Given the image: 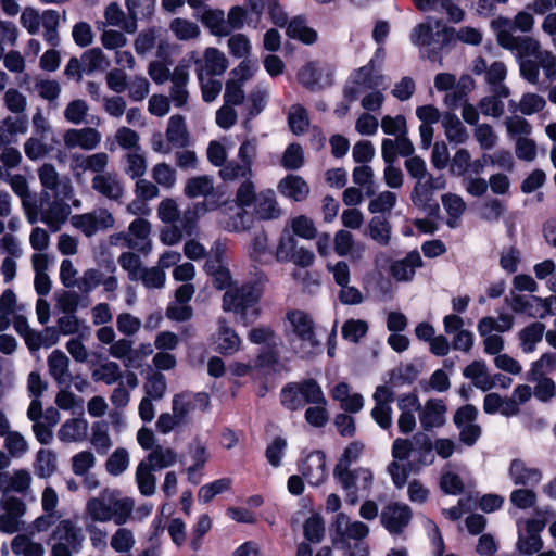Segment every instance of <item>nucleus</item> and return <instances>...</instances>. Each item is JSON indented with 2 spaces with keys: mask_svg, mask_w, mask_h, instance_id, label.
<instances>
[{
  "mask_svg": "<svg viewBox=\"0 0 556 556\" xmlns=\"http://www.w3.org/2000/svg\"><path fill=\"white\" fill-rule=\"evenodd\" d=\"M135 505L132 497L122 496L118 490L104 489L87 501L85 513L92 521L124 526L131 518Z\"/></svg>",
  "mask_w": 556,
  "mask_h": 556,
  "instance_id": "f257e3e1",
  "label": "nucleus"
},
{
  "mask_svg": "<svg viewBox=\"0 0 556 556\" xmlns=\"http://www.w3.org/2000/svg\"><path fill=\"white\" fill-rule=\"evenodd\" d=\"M369 527L358 520H352L346 514L339 513L330 527L332 544L343 549L348 556H368L369 548L364 540Z\"/></svg>",
  "mask_w": 556,
  "mask_h": 556,
  "instance_id": "f03ea898",
  "label": "nucleus"
},
{
  "mask_svg": "<svg viewBox=\"0 0 556 556\" xmlns=\"http://www.w3.org/2000/svg\"><path fill=\"white\" fill-rule=\"evenodd\" d=\"M286 332L293 352L301 358H312L320 352L314 320L304 311L293 309L286 315Z\"/></svg>",
  "mask_w": 556,
  "mask_h": 556,
  "instance_id": "7ed1b4c3",
  "label": "nucleus"
},
{
  "mask_svg": "<svg viewBox=\"0 0 556 556\" xmlns=\"http://www.w3.org/2000/svg\"><path fill=\"white\" fill-rule=\"evenodd\" d=\"M455 36V29L448 27L442 20L427 17L417 24L410 31L409 39L414 46L420 48L422 54L429 58L447 46Z\"/></svg>",
  "mask_w": 556,
  "mask_h": 556,
  "instance_id": "20e7f679",
  "label": "nucleus"
},
{
  "mask_svg": "<svg viewBox=\"0 0 556 556\" xmlns=\"http://www.w3.org/2000/svg\"><path fill=\"white\" fill-rule=\"evenodd\" d=\"M260 296V290L252 285L230 288L223 296V309L233 312L239 316L240 323L248 326L254 323L260 315L257 307Z\"/></svg>",
  "mask_w": 556,
  "mask_h": 556,
  "instance_id": "39448f33",
  "label": "nucleus"
},
{
  "mask_svg": "<svg viewBox=\"0 0 556 556\" xmlns=\"http://www.w3.org/2000/svg\"><path fill=\"white\" fill-rule=\"evenodd\" d=\"M382 58L383 49L379 48L375 58L351 75L344 88V98L349 102H354L358 100L363 93L384 85V76L376 66V59L382 60Z\"/></svg>",
  "mask_w": 556,
  "mask_h": 556,
  "instance_id": "423d86ee",
  "label": "nucleus"
},
{
  "mask_svg": "<svg viewBox=\"0 0 556 556\" xmlns=\"http://www.w3.org/2000/svg\"><path fill=\"white\" fill-rule=\"evenodd\" d=\"M51 556H72L84 546L83 529L71 519H63L54 527L51 534Z\"/></svg>",
  "mask_w": 556,
  "mask_h": 556,
  "instance_id": "0eeeda50",
  "label": "nucleus"
},
{
  "mask_svg": "<svg viewBox=\"0 0 556 556\" xmlns=\"http://www.w3.org/2000/svg\"><path fill=\"white\" fill-rule=\"evenodd\" d=\"M333 476L344 491L345 501L350 505H355L361 497L367 496L374 483L372 472L364 467L333 471Z\"/></svg>",
  "mask_w": 556,
  "mask_h": 556,
  "instance_id": "6e6552de",
  "label": "nucleus"
},
{
  "mask_svg": "<svg viewBox=\"0 0 556 556\" xmlns=\"http://www.w3.org/2000/svg\"><path fill=\"white\" fill-rule=\"evenodd\" d=\"M504 49L516 53L521 76L531 84H538V64L531 58H534L542 49L540 41L530 36H515L514 40Z\"/></svg>",
  "mask_w": 556,
  "mask_h": 556,
  "instance_id": "1a4fd4ad",
  "label": "nucleus"
},
{
  "mask_svg": "<svg viewBox=\"0 0 556 556\" xmlns=\"http://www.w3.org/2000/svg\"><path fill=\"white\" fill-rule=\"evenodd\" d=\"M257 154L255 138L245 139L239 147L238 161L227 162L220 169L219 176L224 181L247 180L253 177V164Z\"/></svg>",
  "mask_w": 556,
  "mask_h": 556,
  "instance_id": "9d476101",
  "label": "nucleus"
},
{
  "mask_svg": "<svg viewBox=\"0 0 556 556\" xmlns=\"http://www.w3.org/2000/svg\"><path fill=\"white\" fill-rule=\"evenodd\" d=\"M545 528V521L536 518H529L517 521L518 539L516 547L522 555H533L543 547L541 532Z\"/></svg>",
  "mask_w": 556,
  "mask_h": 556,
  "instance_id": "9b49d317",
  "label": "nucleus"
},
{
  "mask_svg": "<svg viewBox=\"0 0 556 556\" xmlns=\"http://www.w3.org/2000/svg\"><path fill=\"white\" fill-rule=\"evenodd\" d=\"M445 180L442 176L433 177L428 176L426 178L416 180L414 189L410 194V199L414 205L422 208L428 214H435L439 212L440 206L434 199V191L444 189Z\"/></svg>",
  "mask_w": 556,
  "mask_h": 556,
  "instance_id": "f8f14e48",
  "label": "nucleus"
},
{
  "mask_svg": "<svg viewBox=\"0 0 556 556\" xmlns=\"http://www.w3.org/2000/svg\"><path fill=\"white\" fill-rule=\"evenodd\" d=\"M37 207L38 222L45 223L52 231H58L70 215V206L58 197L50 200V194L47 191L41 192Z\"/></svg>",
  "mask_w": 556,
  "mask_h": 556,
  "instance_id": "ddd939ff",
  "label": "nucleus"
},
{
  "mask_svg": "<svg viewBox=\"0 0 556 556\" xmlns=\"http://www.w3.org/2000/svg\"><path fill=\"white\" fill-rule=\"evenodd\" d=\"M0 180L8 182L12 191L21 198L24 214L30 224L38 222L37 201L30 195L27 179L25 176L10 172L0 167Z\"/></svg>",
  "mask_w": 556,
  "mask_h": 556,
  "instance_id": "4468645a",
  "label": "nucleus"
},
{
  "mask_svg": "<svg viewBox=\"0 0 556 556\" xmlns=\"http://www.w3.org/2000/svg\"><path fill=\"white\" fill-rule=\"evenodd\" d=\"M190 60L194 61L198 79L222 76L229 66L226 54L214 47L206 48L202 58H195V52H191Z\"/></svg>",
  "mask_w": 556,
  "mask_h": 556,
  "instance_id": "2eb2a0df",
  "label": "nucleus"
},
{
  "mask_svg": "<svg viewBox=\"0 0 556 556\" xmlns=\"http://www.w3.org/2000/svg\"><path fill=\"white\" fill-rule=\"evenodd\" d=\"M477 417L478 409L473 405L467 404L459 407L453 418L459 430V440L468 446H472L481 437V427L476 422Z\"/></svg>",
  "mask_w": 556,
  "mask_h": 556,
  "instance_id": "dca6fc26",
  "label": "nucleus"
},
{
  "mask_svg": "<svg viewBox=\"0 0 556 556\" xmlns=\"http://www.w3.org/2000/svg\"><path fill=\"white\" fill-rule=\"evenodd\" d=\"M0 531L12 534L18 531L21 518L26 511L25 503L11 494H3L0 498Z\"/></svg>",
  "mask_w": 556,
  "mask_h": 556,
  "instance_id": "f3484780",
  "label": "nucleus"
},
{
  "mask_svg": "<svg viewBox=\"0 0 556 556\" xmlns=\"http://www.w3.org/2000/svg\"><path fill=\"white\" fill-rule=\"evenodd\" d=\"M91 377L96 382H103L106 386H112L126 380L129 389H136L139 384V379L134 371L123 372L121 366L113 361H106L96 367Z\"/></svg>",
  "mask_w": 556,
  "mask_h": 556,
  "instance_id": "a211bd4d",
  "label": "nucleus"
},
{
  "mask_svg": "<svg viewBox=\"0 0 556 556\" xmlns=\"http://www.w3.org/2000/svg\"><path fill=\"white\" fill-rule=\"evenodd\" d=\"M447 405L442 399H429L422 405L419 403L418 417L421 428L430 431L441 428L446 422Z\"/></svg>",
  "mask_w": 556,
  "mask_h": 556,
  "instance_id": "6ab92c4d",
  "label": "nucleus"
},
{
  "mask_svg": "<svg viewBox=\"0 0 556 556\" xmlns=\"http://www.w3.org/2000/svg\"><path fill=\"white\" fill-rule=\"evenodd\" d=\"M332 70L319 62H308L298 73L299 81L311 90L321 89L332 84Z\"/></svg>",
  "mask_w": 556,
  "mask_h": 556,
  "instance_id": "aec40b11",
  "label": "nucleus"
},
{
  "mask_svg": "<svg viewBox=\"0 0 556 556\" xmlns=\"http://www.w3.org/2000/svg\"><path fill=\"white\" fill-rule=\"evenodd\" d=\"M101 140V134L92 127L70 128L63 135L64 146L70 150L79 148L92 151L98 148Z\"/></svg>",
  "mask_w": 556,
  "mask_h": 556,
  "instance_id": "412c9836",
  "label": "nucleus"
},
{
  "mask_svg": "<svg viewBox=\"0 0 556 556\" xmlns=\"http://www.w3.org/2000/svg\"><path fill=\"white\" fill-rule=\"evenodd\" d=\"M214 350L222 355H233L241 349V339L235 329L229 327L225 318L217 321V330L212 336Z\"/></svg>",
  "mask_w": 556,
  "mask_h": 556,
  "instance_id": "4be33fe9",
  "label": "nucleus"
},
{
  "mask_svg": "<svg viewBox=\"0 0 556 556\" xmlns=\"http://www.w3.org/2000/svg\"><path fill=\"white\" fill-rule=\"evenodd\" d=\"M400 416L397 427L400 432L407 434L416 428L415 412H418L419 397L415 393H403L396 400Z\"/></svg>",
  "mask_w": 556,
  "mask_h": 556,
  "instance_id": "5701e85b",
  "label": "nucleus"
},
{
  "mask_svg": "<svg viewBox=\"0 0 556 556\" xmlns=\"http://www.w3.org/2000/svg\"><path fill=\"white\" fill-rule=\"evenodd\" d=\"M412 518V510L408 505L391 503L387 505L381 514V522L390 533H401Z\"/></svg>",
  "mask_w": 556,
  "mask_h": 556,
  "instance_id": "b1692460",
  "label": "nucleus"
},
{
  "mask_svg": "<svg viewBox=\"0 0 556 556\" xmlns=\"http://www.w3.org/2000/svg\"><path fill=\"white\" fill-rule=\"evenodd\" d=\"M299 470L312 485H320L326 477V455L321 451L309 453L301 463Z\"/></svg>",
  "mask_w": 556,
  "mask_h": 556,
  "instance_id": "393cba45",
  "label": "nucleus"
},
{
  "mask_svg": "<svg viewBox=\"0 0 556 556\" xmlns=\"http://www.w3.org/2000/svg\"><path fill=\"white\" fill-rule=\"evenodd\" d=\"M424 262L420 253L413 250L406 254L405 257L394 261L390 266L391 276L400 282L412 281L415 277L416 270L422 267Z\"/></svg>",
  "mask_w": 556,
  "mask_h": 556,
  "instance_id": "a878e982",
  "label": "nucleus"
},
{
  "mask_svg": "<svg viewBox=\"0 0 556 556\" xmlns=\"http://www.w3.org/2000/svg\"><path fill=\"white\" fill-rule=\"evenodd\" d=\"M91 187L98 194L112 201H118L124 195L123 182L114 172L94 175L91 180Z\"/></svg>",
  "mask_w": 556,
  "mask_h": 556,
  "instance_id": "bb28decb",
  "label": "nucleus"
},
{
  "mask_svg": "<svg viewBox=\"0 0 556 556\" xmlns=\"http://www.w3.org/2000/svg\"><path fill=\"white\" fill-rule=\"evenodd\" d=\"M415 152V147L407 135L395 139H383L381 143V156L384 162L395 163L397 155L410 157Z\"/></svg>",
  "mask_w": 556,
  "mask_h": 556,
  "instance_id": "cd10ccee",
  "label": "nucleus"
},
{
  "mask_svg": "<svg viewBox=\"0 0 556 556\" xmlns=\"http://www.w3.org/2000/svg\"><path fill=\"white\" fill-rule=\"evenodd\" d=\"M48 368L51 377L60 387L70 388L73 376L70 371V359L64 352L54 350L48 356Z\"/></svg>",
  "mask_w": 556,
  "mask_h": 556,
  "instance_id": "c85d7f7f",
  "label": "nucleus"
},
{
  "mask_svg": "<svg viewBox=\"0 0 556 556\" xmlns=\"http://www.w3.org/2000/svg\"><path fill=\"white\" fill-rule=\"evenodd\" d=\"M463 376L471 380L472 384L483 392L494 388L493 375L489 372L488 365L482 359H476L467 365L463 370Z\"/></svg>",
  "mask_w": 556,
  "mask_h": 556,
  "instance_id": "c756f323",
  "label": "nucleus"
},
{
  "mask_svg": "<svg viewBox=\"0 0 556 556\" xmlns=\"http://www.w3.org/2000/svg\"><path fill=\"white\" fill-rule=\"evenodd\" d=\"M278 191L294 202H302L307 199L311 189L301 176L290 174L279 181Z\"/></svg>",
  "mask_w": 556,
  "mask_h": 556,
  "instance_id": "7c9ffc66",
  "label": "nucleus"
},
{
  "mask_svg": "<svg viewBox=\"0 0 556 556\" xmlns=\"http://www.w3.org/2000/svg\"><path fill=\"white\" fill-rule=\"evenodd\" d=\"M509 477L517 485L534 486L542 481L543 475L539 468L530 467L521 459H514L509 467Z\"/></svg>",
  "mask_w": 556,
  "mask_h": 556,
  "instance_id": "2f4dec72",
  "label": "nucleus"
},
{
  "mask_svg": "<svg viewBox=\"0 0 556 556\" xmlns=\"http://www.w3.org/2000/svg\"><path fill=\"white\" fill-rule=\"evenodd\" d=\"M150 231L151 225L148 220L142 218L135 219L129 225L127 245L131 249L149 253L151 251Z\"/></svg>",
  "mask_w": 556,
  "mask_h": 556,
  "instance_id": "473e14b6",
  "label": "nucleus"
},
{
  "mask_svg": "<svg viewBox=\"0 0 556 556\" xmlns=\"http://www.w3.org/2000/svg\"><path fill=\"white\" fill-rule=\"evenodd\" d=\"M38 177L45 191H54L56 197L61 194L66 198L72 191L70 184L61 180L58 170L50 163H46L39 167Z\"/></svg>",
  "mask_w": 556,
  "mask_h": 556,
  "instance_id": "72a5a7b5",
  "label": "nucleus"
},
{
  "mask_svg": "<svg viewBox=\"0 0 556 556\" xmlns=\"http://www.w3.org/2000/svg\"><path fill=\"white\" fill-rule=\"evenodd\" d=\"M254 213L263 220L276 219L281 216L282 211L273 190H263L257 194Z\"/></svg>",
  "mask_w": 556,
  "mask_h": 556,
  "instance_id": "f704fd0d",
  "label": "nucleus"
},
{
  "mask_svg": "<svg viewBox=\"0 0 556 556\" xmlns=\"http://www.w3.org/2000/svg\"><path fill=\"white\" fill-rule=\"evenodd\" d=\"M268 241L265 230L255 231L247 245L248 256L260 264L268 263L273 256Z\"/></svg>",
  "mask_w": 556,
  "mask_h": 556,
  "instance_id": "c9c22d12",
  "label": "nucleus"
},
{
  "mask_svg": "<svg viewBox=\"0 0 556 556\" xmlns=\"http://www.w3.org/2000/svg\"><path fill=\"white\" fill-rule=\"evenodd\" d=\"M28 122L24 116H8L0 121V148L16 140L18 135L26 134Z\"/></svg>",
  "mask_w": 556,
  "mask_h": 556,
  "instance_id": "e433bc0d",
  "label": "nucleus"
},
{
  "mask_svg": "<svg viewBox=\"0 0 556 556\" xmlns=\"http://www.w3.org/2000/svg\"><path fill=\"white\" fill-rule=\"evenodd\" d=\"M510 308L518 314H526L533 318H544V309L542 308L541 298L514 295L506 299Z\"/></svg>",
  "mask_w": 556,
  "mask_h": 556,
  "instance_id": "4c0bfd02",
  "label": "nucleus"
},
{
  "mask_svg": "<svg viewBox=\"0 0 556 556\" xmlns=\"http://www.w3.org/2000/svg\"><path fill=\"white\" fill-rule=\"evenodd\" d=\"M34 472L38 478L48 479L58 470V455L49 448H40L36 453L33 464Z\"/></svg>",
  "mask_w": 556,
  "mask_h": 556,
  "instance_id": "58836bf2",
  "label": "nucleus"
},
{
  "mask_svg": "<svg viewBox=\"0 0 556 556\" xmlns=\"http://www.w3.org/2000/svg\"><path fill=\"white\" fill-rule=\"evenodd\" d=\"M166 139L176 148H185L188 146L189 132L184 116L177 114L169 117L166 128Z\"/></svg>",
  "mask_w": 556,
  "mask_h": 556,
  "instance_id": "ea45409f",
  "label": "nucleus"
},
{
  "mask_svg": "<svg viewBox=\"0 0 556 556\" xmlns=\"http://www.w3.org/2000/svg\"><path fill=\"white\" fill-rule=\"evenodd\" d=\"M168 29L177 40L190 41L201 36L200 26L188 18L175 17L168 24Z\"/></svg>",
  "mask_w": 556,
  "mask_h": 556,
  "instance_id": "a19ab883",
  "label": "nucleus"
},
{
  "mask_svg": "<svg viewBox=\"0 0 556 556\" xmlns=\"http://www.w3.org/2000/svg\"><path fill=\"white\" fill-rule=\"evenodd\" d=\"M441 123L444 129V134L450 142L459 144L468 140L469 135L467 129L454 113H444L442 115Z\"/></svg>",
  "mask_w": 556,
  "mask_h": 556,
  "instance_id": "79ce46f5",
  "label": "nucleus"
},
{
  "mask_svg": "<svg viewBox=\"0 0 556 556\" xmlns=\"http://www.w3.org/2000/svg\"><path fill=\"white\" fill-rule=\"evenodd\" d=\"M200 21L214 36L225 37L229 35L225 12L223 10L204 8Z\"/></svg>",
  "mask_w": 556,
  "mask_h": 556,
  "instance_id": "37998d69",
  "label": "nucleus"
},
{
  "mask_svg": "<svg viewBox=\"0 0 556 556\" xmlns=\"http://www.w3.org/2000/svg\"><path fill=\"white\" fill-rule=\"evenodd\" d=\"M88 422L85 419L73 418L66 420L58 431V438L65 443L83 441L86 438Z\"/></svg>",
  "mask_w": 556,
  "mask_h": 556,
  "instance_id": "c03bdc74",
  "label": "nucleus"
},
{
  "mask_svg": "<svg viewBox=\"0 0 556 556\" xmlns=\"http://www.w3.org/2000/svg\"><path fill=\"white\" fill-rule=\"evenodd\" d=\"M545 332V325L540 321H534L525 327L518 333L520 348L525 353H532L536 349V344L542 341Z\"/></svg>",
  "mask_w": 556,
  "mask_h": 556,
  "instance_id": "a18cd8bd",
  "label": "nucleus"
},
{
  "mask_svg": "<svg viewBox=\"0 0 556 556\" xmlns=\"http://www.w3.org/2000/svg\"><path fill=\"white\" fill-rule=\"evenodd\" d=\"M178 460V454L170 447L155 445L147 457L148 465L154 470H161L174 466Z\"/></svg>",
  "mask_w": 556,
  "mask_h": 556,
  "instance_id": "49530a36",
  "label": "nucleus"
},
{
  "mask_svg": "<svg viewBox=\"0 0 556 556\" xmlns=\"http://www.w3.org/2000/svg\"><path fill=\"white\" fill-rule=\"evenodd\" d=\"M40 25L43 27V39L52 47H56L60 42L59 26L60 13L56 10L48 9L41 13Z\"/></svg>",
  "mask_w": 556,
  "mask_h": 556,
  "instance_id": "de8ad7c7",
  "label": "nucleus"
},
{
  "mask_svg": "<svg viewBox=\"0 0 556 556\" xmlns=\"http://www.w3.org/2000/svg\"><path fill=\"white\" fill-rule=\"evenodd\" d=\"M515 317L506 312H500L497 317L484 316L479 321L477 327L482 328V331H490L492 333H504L513 329Z\"/></svg>",
  "mask_w": 556,
  "mask_h": 556,
  "instance_id": "09e8293b",
  "label": "nucleus"
},
{
  "mask_svg": "<svg viewBox=\"0 0 556 556\" xmlns=\"http://www.w3.org/2000/svg\"><path fill=\"white\" fill-rule=\"evenodd\" d=\"M136 545L135 533L131 529L118 526L110 538L111 548L121 555L129 554Z\"/></svg>",
  "mask_w": 556,
  "mask_h": 556,
  "instance_id": "8fccbe9b",
  "label": "nucleus"
},
{
  "mask_svg": "<svg viewBox=\"0 0 556 556\" xmlns=\"http://www.w3.org/2000/svg\"><path fill=\"white\" fill-rule=\"evenodd\" d=\"M153 470L146 462H140L136 468V482L139 492L144 496H151L155 493L156 478L152 472Z\"/></svg>",
  "mask_w": 556,
  "mask_h": 556,
  "instance_id": "3c124183",
  "label": "nucleus"
},
{
  "mask_svg": "<svg viewBox=\"0 0 556 556\" xmlns=\"http://www.w3.org/2000/svg\"><path fill=\"white\" fill-rule=\"evenodd\" d=\"M368 233L375 242L386 247L391 241V224L383 216H374L368 224Z\"/></svg>",
  "mask_w": 556,
  "mask_h": 556,
  "instance_id": "603ef678",
  "label": "nucleus"
},
{
  "mask_svg": "<svg viewBox=\"0 0 556 556\" xmlns=\"http://www.w3.org/2000/svg\"><path fill=\"white\" fill-rule=\"evenodd\" d=\"M109 354L117 359L124 361L126 368H135L136 364V352H132V341L127 338H121L115 340L109 349Z\"/></svg>",
  "mask_w": 556,
  "mask_h": 556,
  "instance_id": "864d4df0",
  "label": "nucleus"
},
{
  "mask_svg": "<svg viewBox=\"0 0 556 556\" xmlns=\"http://www.w3.org/2000/svg\"><path fill=\"white\" fill-rule=\"evenodd\" d=\"M527 379L534 383L533 395L538 401L547 403L556 396V383L552 378L527 375Z\"/></svg>",
  "mask_w": 556,
  "mask_h": 556,
  "instance_id": "5fc2aeb1",
  "label": "nucleus"
},
{
  "mask_svg": "<svg viewBox=\"0 0 556 556\" xmlns=\"http://www.w3.org/2000/svg\"><path fill=\"white\" fill-rule=\"evenodd\" d=\"M84 71L87 73L103 72L110 67V60L100 48L86 50L81 55Z\"/></svg>",
  "mask_w": 556,
  "mask_h": 556,
  "instance_id": "6e6d98bb",
  "label": "nucleus"
},
{
  "mask_svg": "<svg viewBox=\"0 0 556 556\" xmlns=\"http://www.w3.org/2000/svg\"><path fill=\"white\" fill-rule=\"evenodd\" d=\"M105 25L121 27L126 33L132 34L136 30V22L128 23L126 15L115 2L110 3L104 10Z\"/></svg>",
  "mask_w": 556,
  "mask_h": 556,
  "instance_id": "4d7b16f0",
  "label": "nucleus"
},
{
  "mask_svg": "<svg viewBox=\"0 0 556 556\" xmlns=\"http://www.w3.org/2000/svg\"><path fill=\"white\" fill-rule=\"evenodd\" d=\"M214 191L213 179L208 176H198L188 179L184 192L188 198L208 197Z\"/></svg>",
  "mask_w": 556,
  "mask_h": 556,
  "instance_id": "13d9d810",
  "label": "nucleus"
},
{
  "mask_svg": "<svg viewBox=\"0 0 556 556\" xmlns=\"http://www.w3.org/2000/svg\"><path fill=\"white\" fill-rule=\"evenodd\" d=\"M248 339L254 344H264L268 349H277L281 344V339L269 326H260L251 329Z\"/></svg>",
  "mask_w": 556,
  "mask_h": 556,
  "instance_id": "bf43d9fd",
  "label": "nucleus"
},
{
  "mask_svg": "<svg viewBox=\"0 0 556 556\" xmlns=\"http://www.w3.org/2000/svg\"><path fill=\"white\" fill-rule=\"evenodd\" d=\"M442 204L448 214L446 224L451 228H455L457 226L458 218L465 212L466 203L459 195L447 193L442 197Z\"/></svg>",
  "mask_w": 556,
  "mask_h": 556,
  "instance_id": "052dcab7",
  "label": "nucleus"
},
{
  "mask_svg": "<svg viewBox=\"0 0 556 556\" xmlns=\"http://www.w3.org/2000/svg\"><path fill=\"white\" fill-rule=\"evenodd\" d=\"M365 452V444L361 441L351 442L343 451L333 471L351 470L352 464L359 460Z\"/></svg>",
  "mask_w": 556,
  "mask_h": 556,
  "instance_id": "680f3d73",
  "label": "nucleus"
},
{
  "mask_svg": "<svg viewBox=\"0 0 556 556\" xmlns=\"http://www.w3.org/2000/svg\"><path fill=\"white\" fill-rule=\"evenodd\" d=\"M432 450L433 443L428 434L418 432L413 435V453L418 455L422 464L430 465L433 463Z\"/></svg>",
  "mask_w": 556,
  "mask_h": 556,
  "instance_id": "e2e57ef3",
  "label": "nucleus"
},
{
  "mask_svg": "<svg viewBox=\"0 0 556 556\" xmlns=\"http://www.w3.org/2000/svg\"><path fill=\"white\" fill-rule=\"evenodd\" d=\"M288 123L291 131L294 135L304 134L309 126V119L306 109L300 104H293L289 109Z\"/></svg>",
  "mask_w": 556,
  "mask_h": 556,
  "instance_id": "0e129e2a",
  "label": "nucleus"
},
{
  "mask_svg": "<svg viewBox=\"0 0 556 556\" xmlns=\"http://www.w3.org/2000/svg\"><path fill=\"white\" fill-rule=\"evenodd\" d=\"M229 53L237 59H251L252 45L248 36L244 34L231 35L227 40Z\"/></svg>",
  "mask_w": 556,
  "mask_h": 556,
  "instance_id": "69168bd1",
  "label": "nucleus"
},
{
  "mask_svg": "<svg viewBox=\"0 0 556 556\" xmlns=\"http://www.w3.org/2000/svg\"><path fill=\"white\" fill-rule=\"evenodd\" d=\"M397 195L393 191H382L376 194L368 204V211L372 214L389 213L396 205Z\"/></svg>",
  "mask_w": 556,
  "mask_h": 556,
  "instance_id": "338daca9",
  "label": "nucleus"
},
{
  "mask_svg": "<svg viewBox=\"0 0 556 556\" xmlns=\"http://www.w3.org/2000/svg\"><path fill=\"white\" fill-rule=\"evenodd\" d=\"M129 453L123 447L116 448L105 462L106 471L114 477L122 475L129 467Z\"/></svg>",
  "mask_w": 556,
  "mask_h": 556,
  "instance_id": "774afa93",
  "label": "nucleus"
}]
</instances>
